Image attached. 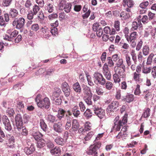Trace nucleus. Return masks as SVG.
Instances as JSON below:
<instances>
[{"label":"nucleus","mask_w":156,"mask_h":156,"mask_svg":"<svg viewBox=\"0 0 156 156\" xmlns=\"http://www.w3.org/2000/svg\"><path fill=\"white\" fill-rule=\"evenodd\" d=\"M113 61L112 57H107L106 60L107 63H105L104 66H105V65H106L108 67L110 68L113 67L114 66V63Z\"/></svg>","instance_id":"nucleus-22"},{"label":"nucleus","mask_w":156,"mask_h":156,"mask_svg":"<svg viewBox=\"0 0 156 156\" xmlns=\"http://www.w3.org/2000/svg\"><path fill=\"white\" fill-rule=\"evenodd\" d=\"M123 2L126 4L129 8L132 7L134 5V3L132 0H123Z\"/></svg>","instance_id":"nucleus-47"},{"label":"nucleus","mask_w":156,"mask_h":156,"mask_svg":"<svg viewBox=\"0 0 156 156\" xmlns=\"http://www.w3.org/2000/svg\"><path fill=\"white\" fill-rule=\"evenodd\" d=\"M8 136V140L6 141V144L7 146L6 148L9 149L13 150L15 148L14 137L10 135H9Z\"/></svg>","instance_id":"nucleus-6"},{"label":"nucleus","mask_w":156,"mask_h":156,"mask_svg":"<svg viewBox=\"0 0 156 156\" xmlns=\"http://www.w3.org/2000/svg\"><path fill=\"white\" fill-rule=\"evenodd\" d=\"M9 33L10 34V37L12 38L17 36L18 34V32L16 30H14L12 32H9Z\"/></svg>","instance_id":"nucleus-57"},{"label":"nucleus","mask_w":156,"mask_h":156,"mask_svg":"<svg viewBox=\"0 0 156 156\" xmlns=\"http://www.w3.org/2000/svg\"><path fill=\"white\" fill-rule=\"evenodd\" d=\"M124 61L122 58H119L118 60V61L116 63L117 65L116 67H119L120 68L121 67L122 68L124 71H125L126 66H125L123 64Z\"/></svg>","instance_id":"nucleus-23"},{"label":"nucleus","mask_w":156,"mask_h":156,"mask_svg":"<svg viewBox=\"0 0 156 156\" xmlns=\"http://www.w3.org/2000/svg\"><path fill=\"white\" fill-rule=\"evenodd\" d=\"M18 14V11L16 9L14 8H12L10 9L9 12V15L11 18H15Z\"/></svg>","instance_id":"nucleus-15"},{"label":"nucleus","mask_w":156,"mask_h":156,"mask_svg":"<svg viewBox=\"0 0 156 156\" xmlns=\"http://www.w3.org/2000/svg\"><path fill=\"white\" fill-rule=\"evenodd\" d=\"M35 15L33 12L32 10H30L27 15V18L29 20H32L34 18V16Z\"/></svg>","instance_id":"nucleus-63"},{"label":"nucleus","mask_w":156,"mask_h":156,"mask_svg":"<svg viewBox=\"0 0 156 156\" xmlns=\"http://www.w3.org/2000/svg\"><path fill=\"white\" fill-rule=\"evenodd\" d=\"M113 79L115 83H119L121 81L120 78L115 73L113 75Z\"/></svg>","instance_id":"nucleus-55"},{"label":"nucleus","mask_w":156,"mask_h":156,"mask_svg":"<svg viewBox=\"0 0 156 156\" xmlns=\"http://www.w3.org/2000/svg\"><path fill=\"white\" fill-rule=\"evenodd\" d=\"M150 111L151 110L149 108H145L144 110V112L142 114V116L144 118L148 117L150 115Z\"/></svg>","instance_id":"nucleus-46"},{"label":"nucleus","mask_w":156,"mask_h":156,"mask_svg":"<svg viewBox=\"0 0 156 156\" xmlns=\"http://www.w3.org/2000/svg\"><path fill=\"white\" fill-rule=\"evenodd\" d=\"M138 37L136 32L133 31L131 33L126 39L127 41L130 44L131 46L134 48L136 45V40Z\"/></svg>","instance_id":"nucleus-5"},{"label":"nucleus","mask_w":156,"mask_h":156,"mask_svg":"<svg viewBox=\"0 0 156 156\" xmlns=\"http://www.w3.org/2000/svg\"><path fill=\"white\" fill-rule=\"evenodd\" d=\"M131 16V13L123 11L120 14V17L122 20H126L129 18Z\"/></svg>","instance_id":"nucleus-17"},{"label":"nucleus","mask_w":156,"mask_h":156,"mask_svg":"<svg viewBox=\"0 0 156 156\" xmlns=\"http://www.w3.org/2000/svg\"><path fill=\"white\" fill-rule=\"evenodd\" d=\"M103 73L106 78L108 80H110L111 78V74L109 71V68L107 66L105 65L103 67Z\"/></svg>","instance_id":"nucleus-12"},{"label":"nucleus","mask_w":156,"mask_h":156,"mask_svg":"<svg viewBox=\"0 0 156 156\" xmlns=\"http://www.w3.org/2000/svg\"><path fill=\"white\" fill-rule=\"evenodd\" d=\"M7 115L10 117H13L15 113L14 110L13 108H8L6 110Z\"/></svg>","instance_id":"nucleus-42"},{"label":"nucleus","mask_w":156,"mask_h":156,"mask_svg":"<svg viewBox=\"0 0 156 156\" xmlns=\"http://www.w3.org/2000/svg\"><path fill=\"white\" fill-rule=\"evenodd\" d=\"M128 116V114L126 113L122 117V120H119V122L121 124L122 126L126 124L127 123Z\"/></svg>","instance_id":"nucleus-36"},{"label":"nucleus","mask_w":156,"mask_h":156,"mask_svg":"<svg viewBox=\"0 0 156 156\" xmlns=\"http://www.w3.org/2000/svg\"><path fill=\"white\" fill-rule=\"evenodd\" d=\"M35 151V148L34 144H32L30 147H25L24 151L27 155H30L33 153Z\"/></svg>","instance_id":"nucleus-13"},{"label":"nucleus","mask_w":156,"mask_h":156,"mask_svg":"<svg viewBox=\"0 0 156 156\" xmlns=\"http://www.w3.org/2000/svg\"><path fill=\"white\" fill-rule=\"evenodd\" d=\"M122 126L119 122L117 123H114V125L113 126L112 128L111 131V132H116L118 131H119L121 129V127Z\"/></svg>","instance_id":"nucleus-29"},{"label":"nucleus","mask_w":156,"mask_h":156,"mask_svg":"<svg viewBox=\"0 0 156 156\" xmlns=\"http://www.w3.org/2000/svg\"><path fill=\"white\" fill-rule=\"evenodd\" d=\"M32 135L36 141L42 139V137L43 136V135L39 132H34L32 133Z\"/></svg>","instance_id":"nucleus-18"},{"label":"nucleus","mask_w":156,"mask_h":156,"mask_svg":"<svg viewBox=\"0 0 156 156\" xmlns=\"http://www.w3.org/2000/svg\"><path fill=\"white\" fill-rule=\"evenodd\" d=\"M77 108V107H74L73 110V114L75 117H78L80 114V111Z\"/></svg>","instance_id":"nucleus-53"},{"label":"nucleus","mask_w":156,"mask_h":156,"mask_svg":"<svg viewBox=\"0 0 156 156\" xmlns=\"http://www.w3.org/2000/svg\"><path fill=\"white\" fill-rule=\"evenodd\" d=\"M92 97V95H90L86 96L83 98L84 101L88 105H92V102L91 101Z\"/></svg>","instance_id":"nucleus-35"},{"label":"nucleus","mask_w":156,"mask_h":156,"mask_svg":"<svg viewBox=\"0 0 156 156\" xmlns=\"http://www.w3.org/2000/svg\"><path fill=\"white\" fill-rule=\"evenodd\" d=\"M128 127V126H124L120 131L123 133L122 136L124 137H126L127 136L126 132L127 131Z\"/></svg>","instance_id":"nucleus-54"},{"label":"nucleus","mask_w":156,"mask_h":156,"mask_svg":"<svg viewBox=\"0 0 156 156\" xmlns=\"http://www.w3.org/2000/svg\"><path fill=\"white\" fill-rule=\"evenodd\" d=\"M119 103L118 101H113L108 106L107 111L108 113L113 112V110L116 109L119 106Z\"/></svg>","instance_id":"nucleus-9"},{"label":"nucleus","mask_w":156,"mask_h":156,"mask_svg":"<svg viewBox=\"0 0 156 156\" xmlns=\"http://www.w3.org/2000/svg\"><path fill=\"white\" fill-rule=\"evenodd\" d=\"M24 105L23 102L20 101H18L17 102L16 105V110L18 112H23L24 111Z\"/></svg>","instance_id":"nucleus-14"},{"label":"nucleus","mask_w":156,"mask_h":156,"mask_svg":"<svg viewBox=\"0 0 156 156\" xmlns=\"http://www.w3.org/2000/svg\"><path fill=\"white\" fill-rule=\"evenodd\" d=\"M44 10L47 11L49 13L52 12L54 10V7L52 4L50 3H47L44 7Z\"/></svg>","instance_id":"nucleus-27"},{"label":"nucleus","mask_w":156,"mask_h":156,"mask_svg":"<svg viewBox=\"0 0 156 156\" xmlns=\"http://www.w3.org/2000/svg\"><path fill=\"white\" fill-rule=\"evenodd\" d=\"M40 124L41 128L44 131L46 132L48 131V126L44 119H41L40 120Z\"/></svg>","instance_id":"nucleus-24"},{"label":"nucleus","mask_w":156,"mask_h":156,"mask_svg":"<svg viewBox=\"0 0 156 156\" xmlns=\"http://www.w3.org/2000/svg\"><path fill=\"white\" fill-rule=\"evenodd\" d=\"M62 92L61 90L58 87L55 88V91L53 92L51 97L60 96Z\"/></svg>","instance_id":"nucleus-40"},{"label":"nucleus","mask_w":156,"mask_h":156,"mask_svg":"<svg viewBox=\"0 0 156 156\" xmlns=\"http://www.w3.org/2000/svg\"><path fill=\"white\" fill-rule=\"evenodd\" d=\"M53 130L58 133H62L64 131L63 126L62 122L55 123L53 125Z\"/></svg>","instance_id":"nucleus-7"},{"label":"nucleus","mask_w":156,"mask_h":156,"mask_svg":"<svg viewBox=\"0 0 156 156\" xmlns=\"http://www.w3.org/2000/svg\"><path fill=\"white\" fill-rule=\"evenodd\" d=\"M105 87L108 90H111L113 87V83L110 81H108L105 83Z\"/></svg>","instance_id":"nucleus-52"},{"label":"nucleus","mask_w":156,"mask_h":156,"mask_svg":"<svg viewBox=\"0 0 156 156\" xmlns=\"http://www.w3.org/2000/svg\"><path fill=\"white\" fill-rule=\"evenodd\" d=\"M138 27L140 28L142 27V25L141 22V20H138V23L136 21L132 22L131 25V28L130 29L131 31H133L137 29Z\"/></svg>","instance_id":"nucleus-11"},{"label":"nucleus","mask_w":156,"mask_h":156,"mask_svg":"<svg viewBox=\"0 0 156 156\" xmlns=\"http://www.w3.org/2000/svg\"><path fill=\"white\" fill-rule=\"evenodd\" d=\"M125 59L128 66H129L132 64V60L130 55L128 53L125 55Z\"/></svg>","instance_id":"nucleus-34"},{"label":"nucleus","mask_w":156,"mask_h":156,"mask_svg":"<svg viewBox=\"0 0 156 156\" xmlns=\"http://www.w3.org/2000/svg\"><path fill=\"white\" fill-rule=\"evenodd\" d=\"M72 5L71 3H67L66 5L63 7V9L66 13H69L71 9Z\"/></svg>","instance_id":"nucleus-45"},{"label":"nucleus","mask_w":156,"mask_h":156,"mask_svg":"<svg viewBox=\"0 0 156 156\" xmlns=\"http://www.w3.org/2000/svg\"><path fill=\"white\" fill-rule=\"evenodd\" d=\"M141 77L140 73L135 72L133 74V79L136 82H139L142 80V79L141 78Z\"/></svg>","instance_id":"nucleus-20"},{"label":"nucleus","mask_w":156,"mask_h":156,"mask_svg":"<svg viewBox=\"0 0 156 156\" xmlns=\"http://www.w3.org/2000/svg\"><path fill=\"white\" fill-rule=\"evenodd\" d=\"M141 93L140 86L139 84H137L136 86V87L134 91V94L136 95H140Z\"/></svg>","instance_id":"nucleus-50"},{"label":"nucleus","mask_w":156,"mask_h":156,"mask_svg":"<svg viewBox=\"0 0 156 156\" xmlns=\"http://www.w3.org/2000/svg\"><path fill=\"white\" fill-rule=\"evenodd\" d=\"M5 129L8 131H11L12 129V127L10 122L4 125Z\"/></svg>","instance_id":"nucleus-62"},{"label":"nucleus","mask_w":156,"mask_h":156,"mask_svg":"<svg viewBox=\"0 0 156 156\" xmlns=\"http://www.w3.org/2000/svg\"><path fill=\"white\" fill-rule=\"evenodd\" d=\"M67 112L63 109H60L59 110L58 112V114L57 115V116L59 120H61L62 118H63L66 115Z\"/></svg>","instance_id":"nucleus-25"},{"label":"nucleus","mask_w":156,"mask_h":156,"mask_svg":"<svg viewBox=\"0 0 156 156\" xmlns=\"http://www.w3.org/2000/svg\"><path fill=\"white\" fill-rule=\"evenodd\" d=\"M15 124L14 129L15 130L17 129L18 131H20L23 125L21 115L20 114H16L15 117Z\"/></svg>","instance_id":"nucleus-3"},{"label":"nucleus","mask_w":156,"mask_h":156,"mask_svg":"<svg viewBox=\"0 0 156 156\" xmlns=\"http://www.w3.org/2000/svg\"><path fill=\"white\" fill-rule=\"evenodd\" d=\"M79 125L77 120L74 119L72 121V129L74 131H76L79 128Z\"/></svg>","instance_id":"nucleus-30"},{"label":"nucleus","mask_w":156,"mask_h":156,"mask_svg":"<svg viewBox=\"0 0 156 156\" xmlns=\"http://www.w3.org/2000/svg\"><path fill=\"white\" fill-rule=\"evenodd\" d=\"M55 141L57 144L61 146L63 145L66 142L64 139L60 136L57 137L55 139Z\"/></svg>","instance_id":"nucleus-31"},{"label":"nucleus","mask_w":156,"mask_h":156,"mask_svg":"<svg viewBox=\"0 0 156 156\" xmlns=\"http://www.w3.org/2000/svg\"><path fill=\"white\" fill-rule=\"evenodd\" d=\"M12 0H3L2 5L4 7H9L11 4Z\"/></svg>","instance_id":"nucleus-49"},{"label":"nucleus","mask_w":156,"mask_h":156,"mask_svg":"<svg viewBox=\"0 0 156 156\" xmlns=\"http://www.w3.org/2000/svg\"><path fill=\"white\" fill-rule=\"evenodd\" d=\"M92 114L90 109H87L84 113V116L87 119L90 118L92 116Z\"/></svg>","instance_id":"nucleus-48"},{"label":"nucleus","mask_w":156,"mask_h":156,"mask_svg":"<svg viewBox=\"0 0 156 156\" xmlns=\"http://www.w3.org/2000/svg\"><path fill=\"white\" fill-rule=\"evenodd\" d=\"M51 99L54 101L53 103L56 105H60L62 103V99L60 96L51 97Z\"/></svg>","instance_id":"nucleus-16"},{"label":"nucleus","mask_w":156,"mask_h":156,"mask_svg":"<svg viewBox=\"0 0 156 156\" xmlns=\"http://www.w3.org/2000/svg\"><path fill=\"white\" fill-rule=\"evenodd\" d=\"M83 87V92L86 96L92 95L90 88L86 85H83L82 86Z\"/></svg>","instance_id":"nucleus-21"},{"label":"nucleus","mask_w":156,"mask_h":156,"mask_svg":"<svg viewBox=\"0 0 156 156\" xmlns=\"http://www.w3.org/2000/svg\"><path fill=\"white\" fill-rule=\"evenodd\" d=\"M35 101L37 106L41 108L48 109L50 107V101L49 98L47 97L42 99L41 95L38 94L36 97Z\"/></svg>","instance_id":"nucleus-1"},{"label":"nucleus","mask_w":156,"mask_h":156,"mask_svg":"<svg viewBox=\"0 0 156 156\" xmlns=\"http://www.w3.org/2000/svg\"><path fill=\"white\" fill-rule=\"evenodd\" d=\"M31 28L33 31H37L39 29V27L38 24L35 23L31 26Z\"/></svg>","instance_id":"nucleus-59"},{"label":"nucleus","mask_w":156,"mask_h":156,"mask_svg":"<svg viewBox=\"0 0 156 156\" xmlns=\"http://www.w3.org/2000/svg\"><path fill=\"white\" fill-rule=\"evenodd\" d=\"M62 89L66 97H67L70 95L71 90L69 85L66 82H64L62 83Z\"/></svg>","instance_id":"nucleus-8"},{"label":"nucleus","mask_w":156,"mask_h":156,"mask_svg":"<svg viewBox=\"0 0 156 156\" xmlns=\"http://www.w3.org/2000/svg\"><path fill=\"white\" fill-rule=\"evenodd\" d=\"M114 71L115 73L118 76L119 78H123L126 77V75L125 73V72L123 70V71L119 67H116V66H115L114 67Z\"/></svg>","instance_id":"nucleus-10"},{"label":"nucleus","mask_w":156,"mask_h":156,"mask_svg":"<svg viewBox=\"0 0 156 156\" xmlns=\"http://www.w3.org/2000/svg\"><path fill=\"white\" fill-rule=\"evenodd\" d=\"M72 115V113L69 111H67L65 115V119L66 120V122H71L72 118L71 116Z\"/></svg>","instance_id":"nucleus-41"},{"label":"nucleus","mask_w":156,"mask_h":156,"mask_svg":"<svg viewBox=\"0 0 156 156\" xmlns=\"http://www.w3.org/2000/svg\"><path fill=\"white\" fill-rule=\"evenodd\" d=\"M73 88L74 90L78 93H80L82 89L81 86L79 82H77L74 83L73 85Z\"/></svg>","instance_id":"nucleus-19"},{"label":"nucleus","mask_w":156,"mask_h":156,"mask_svg":"<svg viewBox=\"0 0 156 156\" xmlns=\"http://www.w3.org/2000/svg\"><path fill=\"white\" fill-rule=\"evenodd\" d=\"M40 9V7L39 5H38L36 4L34 5L32 7L33 12L35 15L37 14L38 12L39 11Z\"/></svg>","instance_id":"nucleus-43"},{"label":"nucleus","mask_w":156,"mask_h":156,"mask_svg":"<svg viewBox=\"0 0 156 156\" xmlns=\"http://www.w3.org/2000/svg\"><path fill=\"white\" fill-rule=\"evenodd\" d=\"M126 102L130 103L134 100V95L133 94H128L126 96L125 98Z\"/></svg>","instance_id":"nucleus-51"},{"label":"nucleus","mask_w":156,"mask_h":156,"mask_svg":"<svg viewBox=\"0 0 156 156\" xmlns=\"http://www.w3.org/2000/svg\"><path fill=\"white\" fill-rule=\"evenodd\" d=\"M25 23V20L23 17L15 18L12 22V25L17 29H21L24 27Z\"/></svg>","instance_id":"nucleus-2"},{"label":"nucleus","mask_w":156,"mask_h":156,"mask_svg":"<svg viewBox=\"0 0 156 156\" xmlns=\"http://www.w3.org/2000/svg\"><path fill=\"white\" fill-rule=\"evenodd\" d=\"M46 70L45 68H43L39 69L35 73V74L36 75L38 76L39 75H41L44 73Z\"/></svg>","instance_id":"nucleus-60"},{"label":"nucleus","mask_w":156,"mask_h":156,"mask_svg":"<svg viewBox=\"0 0 156 156\" xmlns=\"http://www.w3.org/2000/svg\"><path fill=\"white\" fill-rule=\"evenodd\" d=\"M46 119L49 123H53L57 121L56 117L51 115H48Z\"/></svg>","instance_id":"nucleus-32"},{"label":"nucleus","mask_w":156,"mask_h":156,"mask_svg":"<svg viewBox=\"0 0 156 156\" xmlns=\"http://www.w3.org/2000/svg\"><path fill=\"white\" fill-rule=\"evenodd\" d=\"M98 136L96 137V139L94 142V144L91 145L89 147V148L87 151V153L89 155H94V156H98L96 155L97 154L98 150Z\"/></svg>","instance_id":"nucleus-4"},{"label":"nucleus","mask_w":156,"mask_h":156,"mask_svg":"<svg viewBox=\"0 0 156 156\" xmlns=\"http://www.w3.org/2000/svg\"><path fill=\"white\" fill-rule=\"evenodd\" d=\"M145 94V96L144 98L147 101H149L152 98V93L149 91H146L144 92Z\"/></svg>","instance_id":"nucleus-37"},{"label":"nucleus","mask_w":156,"mask_h":156,"mask_svg":"<svg viewBox=\"0 0 156 156\" xmlns=\"http://www.w3.org/2000/svg\"><path fill=\"white\" fill-rule=\"evenodd\" d=\"M120 87L122 89L126 90L127 88V85L125 81H122L120 84Z\"/></svg>","instance_id":"nucleus-64"},{"label":"nucleus","mask_w":156,"mask_h":156,"mask_svg":"<svg viewBox=\"0 0 156 156\" xmlns=\"http://www.w3.org/2000/svg\"><path fill=\"white\" fill-rule=\"evenodd\" d=\"M150 48L148 45H146L144 46L142 49V53L144 56H147L149 54L150 52Z\"/></svg>","instance_id":"nucleus-38"},{"label":"nucleus","mask_w":156,"mask_h":156,"mask_svg":"<svg viewBox=\"0 0 156 156\" xmlns=\"http://www.w3.org/2000/svg\"><path fill=\"white\" fill-rule=\"evenodd\" d=\"M67 3L66 2V0H62L60 2L59 5V6L60 8V9H63V7L66 5V4Z\"/></svg>","instance_id":"nucleus-61"},{"label":"nucleus","mask_w":156,"mask_h":156,"mask_svg":"<svg viewBox=\"0 0 156 156\" xmlns=\"http://www.w3.org/2000/svg\"><path fill=\"white\" fill-rule=\"evenodd\" d=\"M105 83V79L103 77L101 73H98V83L104 85Z\"/></svg>","instance_id":"nucleus-28"},{"label":"nucleus","mask_w":156,"mask_h":156,"mask_svg":"<svg viewBox=\"0 0 156 156\" xmlns=\"http://www.w3.org/2000/svg\"><path fill=\"white\" fill-rule=\"evenodd\" d=\"M151 69L152 67H151L144 66L142 69V72L144 74H147L151 72Z\"/></svg>","instance_id":"nucleus-44"},{"label":"nucleus","mask_w":156,"mask_h":156,"mask_svg":"<svg viewBox=\"0 0 156 156\" xmlns=\"http://www.w3.org/2000/svg\"><path fill=\"white\" fill-rule=\"evenodd\" d=\"M37 141V148H41L45 146L46 143L44 139H42Z\"/></svg>","instance_id":"nucleus-33"},{"label":"nucleus","mask_w":156,"mask_h":156,"mask_svg":"<svg viewBox=\"0 0 156 156\" xmlns=\"http://www.w3.org/2000/svg\"><path fill=\"white\" fill-rule=\"evenodd\" d=\"M105 116V110L101 108H98V117L100 119H102Z\"/></svg>","instance_id":"nucleus-39"},{"label":"nucleus","mask_w":156,"mask_h":156,"mask_svg":"<svg viewBox=\"0 0 156 156\" xmlns=\"http://www.w3.org/2000/svg\"><path fill=\"white\" fill-rule=\"evenodd\" d=\"M50 152L55 156H58L61 154V150L58 147H56L53 149L51 150Z\"/></svg>","instance_id":"nucleus-26"},{"label":"nucleus","mask_w":156,"mask_h":156,"mask_svg":"<svg viewBox=\"0 0 156 156\" xmlns=\"http://www.w3.org/2000/svg\"><path fill=\"white\" fill-rule=\"evenodd\" d=\"M2 121L4 125L7 123L10 122V121L8 117L5 115H4L2 117Z\"/></svg>","instance_id":"nucleus-56"},{"label":"nucleus","mask_w":156,"mask_h":156,"mask_svg":"<svg viewBox=\"0 0 156 156\" xmlns=\"http://www.w3.org/2000/svg\"><path fill=\"white\" fill-rule=\"evenodd\" d=\"M114 27L116 31H119L120 30V22L119 21H115Z\"/></svg>","instance_id":"nucleus-58"}]
</instances>
